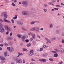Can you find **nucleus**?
Masks as SVG:
<instances>
[{"label": "nucleus", "mask_w": 64, "mask_h": 64, "mask_svg": "<svg viewBox=\"0 0 64 64\" xmlns=\"http://www.w3.org/2000/svg\"><path fill=\"white\" fill-rule=\"evenodd\" d=\"M11 20L12 21V23H14V20L13 19H11Z\"/></svg>", "instance_id": "obj_37"}, {"label": "nucleus", "mask_w": 64, "mask_h": 64, "mask_svg": "<svg viewBox=\"0 0 64 64\" xmlns=\"http://www.w3.org/2000/svg\"><path fill=\"white\" fill-rule=\"evenodd\" d=\"M30 40L31 41H33V38H30Z\"/></svg>", "instance_id": "obj_59"}, {"label": "nucleus", "mask_w": 64, "mask_h": 64, "mask_svg": "<svg viewBox=\"0 0 64 64\" xmlns=\"http://www.w3.org/2000/svg\"><path fill=\"white\" fill-rule=\"evenodd\" d=\"M58 56V55L57 54H55L54 55V57H57Z\"/></svg>", "instance_id": "obj_23"}, {"label": "nucleus", "mask_w": 64, "mask_h": 64, "mask_svg": "<svg viewBox=\"0 0 64 64\" xmlns=\"http://www.w3.org/2000/svg\"><path fill=\"white\" fill-rule=\"evenodd\" d=\"M22 63H25V60L24 59L23 60Z\"/></svg>", "instance_id": "obj_56"}, {"label": "nucleus", "mask_w": 64, "mask_h": 64, "mask_svg": "<svg viewBox=\"0 0 64 64\" xmlns=\"http://www.w3.org/2000/svg\"><path fill=\"white\" fill-rule=\"evenodd\" d=\"M42 62H46V60L45 59H42Z\"/></svg>", "instance_id": "obj_35"}, {"label": "nucleus", "mask_w": 64, "mask_h": 64, "mask_svg": "<svg viewBox=\"0 0 64 64\" xmlns=\"http://www.w3.org/2000/svg\"><path fill=\"white\" fill-rule=\"evenodd\" d=\"M18 54L20 56H22L23 55V54H22V53H21L20 52H18Z\"/></svg>", "instance_id": "obj_36"}, {"label": "nucleus", "mask_w": 64, "mask_h": 64, "mask_svg": "<svg viewBox=\"0 0 64 64\" xmlns=\"http://www.w3.org/2000/svg\"><path fill=\"white\" fill-rule=\"evenodd\" d=\"M22 50L23 51H27V50H28L27 49L24 48H23L22 49Z\"/></svg>", "instance_id": "obj_29"}, {"label": "nucleus", "mask_w": 64, "mask_h": 64, "mask_svg": "<svg viewBox=\"0 0 64 64\" xmlns=\"http://www.w3.org/2000/svg\"><path fill=\"white\" fill-rule=\"evenodd\" d=\"M14 61H16V62H17L18 60V58L16 57H14Z\"/></svg>", "instance_id": "obj_9"}, {"label": "nucleus", "mask_w": 64, "mask_h": 64, "mask_svg": "<svg viewBox=\"0 0 64 64\" xmlns=\"http://www.w3.org/2000/svg\"><path fill=\"white\" fill-rule=\"evenodd\" d=\"M59 31L58 30H57L56 32V34H58L59 33Z\"/></svg>", "instance_id": "obj_42"}, {"label": "nucleus", "mask_w": 64, "mask_h": 64, "mask_svg": "<svg viewBox=\"0 0 64 64\" xmlns=\"http://www.w3.org/2000/svg\"><path fill=\"white\" fill-rule=\"evenodd\" d=\"M12 34H13V33L12 32H11L10 33V36H11L12 35Z\"/></svg>", "instance_id": "obj_51"}, {"label": "nucleus", "mask_w": 64, "mask_h": 64, "mask_svg": "<svg viewBox=\"0 0 64 64\" xmlns=\"http://www.w3.org/2000/svg\"><path fill=\"white\" fill-rule=\"evenodd\" d=\"M39 61H40L41 62H42V60L40 59L39 60Z\"/></svg>", "instance_id": "obj_64"}, {"label": "nucleus", "mask_w": 64, "mask_h": 64, "mask_svg": "<svg viewBox=\"0 0 64 64\" xmlns=\"http://www.w3.org/2000/svg\"><path fill=\"white\" fill-rule=\"evenodd\" d=\"M17 36L18 37V38H21V36L19 34H18L17 35Z\"/></svg>", "instance_id": "obj_30"}, {"label": "nucleus", "mask_w": 64, "mask_h": 64, "mask_svg": "<svg viewBox=\"0 0 64 64\" xmlns=\"http://www.w3.org/2000/svg\"><path fill=\"white\" fill-rule=\"evenodd\" d=\"M61 42H62V43H64V39H62V40L61 41Z\"/></svg>", "instance_id": "obj_48"}, {"label": "nucleus", "mask_w": 64, "mask_h": 64, "mask_svg": "<svg viewBox=\"0 0 64 64\" xmlns=\"http://www.w3.org/2000/svg\"><path fill=\"white\" fill-rule=\"evenodd\" d=\"M56 40V38L53 37L50 38V40L51 41H54Z\"/></svg>", "instance_id": "obj_11"}, {"label": "nucleus", "mask_w": 64, "mask_h": 64, "mask_svg": "<svg viewBox=\"0 0 64 64\" xmlns=\"http://www.w3.org/2000/svg\"><path fill=\"white\" fill-rule=\"evenodd\" d=\"M31 33H29L28 34V35H29V36H30V35H31Z\"/></svg>", "instance_id": "obj_62"}, {"label": "nucleus", "mask_w": 64, "mask_h": 64, "mask_svg": "<svg viewBox=\"0 0 64 64\" xmlns=\"http://www.w3.org/2000/svg\"><path fill=\"white\" fill-rule=\"evenodd\" d=\"M63 63V62H59L58 64H62Z\"/></svg>", "instance_id": "obj_49"}, {"label": "nucleus", "mask_w": 64, "mask_h": 64, "mask_svg": "<svg viewBox=\"0 0 64 64\" xmlns=\"http://www.w3.org/2000/svg\"><path fill=\"white\" fill-rule=\"evenodd\" d=\"M22 14L24 15L25 16L27 17L29 16V12L28 11H24L22 12Z\"/></svg>", "instance_id": "obj_2"}, {"label": "nucleus", "mask_w": 64, "mask_h": 64, "mask_svg": "<svg viewBox=\"0 0 64 64\" xmlns=\"http://www.w3.org/2000/svg\"><path fill=\"white\" fill-rule=\"evenodd\" d=\"M22 40V41H23V42H24L25 41V37L24 36H22L21 38Z\"/></svg>", "instance_id": "obj_13"}, {"label": "nucleus", "mask_w": 64, "mask_h": 64, "mask_svg": "<svg viewBox=\"0 0 64 64\" xmlns=\"http://www.w3.org/2000/svg\"><path fill=\"white\" fill-rule=\"evenodd\" d=\"M17 15H16L13 18V19H17Z\"/></svg>", "instance_id": "obj_26"}, {"label": "nucleus", "mask_w": 64, "mask_h": 64, "mask_svg": "<svg viewBox=\"0 0 64 64\" xmlns=\"http://www.w3.org/2000/svg\"><path fill=\"white\" fill-rule=\"evenodd\" d=\"M8 53L7 52H4V55L5 57H6V56H9V55H7Z\"/></svg>", "instance_id": "obj_12"}, {"label": "nucleus", "mask_w": 64, "mask_h": 64, "mask_svg": "<svg viewBox=\"0 0 64 64\" xmlns=\"http://www.w3.org/2000/svg\"><path fill=\"white\" fill-rule=\"evenodd\" d=\"M25 37V38H28V36L27 35H25V36H24Z\"/></svg>", "instance_id": "obj_47"}, {"label": "nucleus", "mask_w": 64, "mask_h": 64, "mask_svg": "<svg viewBox=\"0 0 64 64\" xmlns=\"http://www.w3.org/2000/svg\"><path fill=\"white\" fill-rule=\"evenodd\" d=\"M62 36H64V32H63L62 34Z\"/></svg>", "instance_id": "obj_44"}, {"label": "nucleus", "mask_w": 64, "mask_h": 64, "mask_svg": "<svg viewBox=\"0 0 64 64\" xmlns=\"http://www.w3.org/2000/svg\"><path fill=\"white\" fill-rule=\"evenodd\" d=\"M43 10L44 11V12H47V9H44Z\"/></svg>", "instance_id": "obj_40"}, {"label": "nucleus", "mask_w": 64, "mask_h": 64, "mask_svg": "<svg viewBox=\"0 0 64 64\" xmlns=\"http://www.w3.org/2000/svg\"><path fill=\"white\" fill-rule=\"evenodd\" d=\"M48 4L49 5H51V4H52V2H49Z\"/></svg>", "instance_id": "obj_60"}, {"label": "nucleus", "mask_w": 64, "mask_h": 64, "mask_svg": "<svg viewBox=\"0 0 64 64\" xmlns=\"http://www.w3.org/2000/svg\"><path fill=\"white\" fill-rule=\"evenodd\" d=\"M32 38H33L34 39H35L36 38V35H35V34H32Z\"/></svg>", "instance_id": "obj_10"}, {"label": "nucleus", "mask_w": 64, "mask_h": 64, "mask_svg": "<svg viewBox=\"0 0 64 64\" xmlns=\"http://www.w3.org/2000/svg\"><path fill=\"white\" fill-rule=\"evenodd\" d=\"M45 38L46 40H47V41H48L49 40L48 39V38Z\"/></svg>", "instance_id": "obj_43"}, {"label": "nucleus", "mask_w": 64, "mask_h": 64, "mask_svg": "<svg viewBox=\"0 0 64 64\" xmlns=\"http://www.w3.org/2000/svg\"><path fill=\"white\" fill-rule=\"evenodd\" d=\"M9 39H10V38H9V37H8L7 38V40H9Z\"/></svg>", "instance_id": "obj_63"}, {"label": "nucleus", "mask_w": 64, "mask_h": 64, "mask_svg": "<svg viewBox=\"0 0 64 64\" xmlns=\"http://www.w3.org/2000/svg\"><path fill=\"white\" fill-rule=\"evenodd\" d=\"M47 55H48L47 54H44L42 55V56L43 57H45L47 56Z\"/></svg>", "instance_id": "obj_25"}, {"label": "nucleus", "mask_w": 64, "mask_h": 64, "mask_svg": "<svg viewBox=\"0 0 64 64\" xmlns=\"http://www.w3.org/2000/svg\"><path fill=\"white\" fill-rule=\"evenodd\" d=\"M6 14V12H3L1 14V16H4V15H5V14Z\"/></svg>", "instance_id": "obj_16"}, {"label": "nucleus", "mask_w": 64, "mask_h": 64, "mask_svg": "<svg viewBox=\"0 0 64 64\" xmlns=\"http://www.w3.org/2000/svg\"><path fill=\"white\" fill-rule=\"evenodd\" d=\"M4 18H7L8 17L7 16H8L7 15V14H6L4 15Z\"/></svg>", "instance_id": "obj_27"}, {"label": "nucleus", "mask_w": 64, "mask_h": 64, "mask_svg": "<svg viewBox=\"0 0 64 64\" xmlns=\"http://www.w3.org/2000/svg\"><path fill=\"white\" fill-rule=\"evenodd\" d=\"M7 49L8 50L9 52H10V48L9 47H8L7 48Z\"/></svg>", "instance_id": "obj_32"}, {"label": "nucleus", "mask_w": 64, "mask_h": 64, "mask_svg": "<svg viewBox=\"0 0 64 64\" xmlns=\"http://www.w3.org/2000/svg\"><path fill=\"white\" fill-rule=\"evenodd\" d=\"M14 51V48H13V47H10V52L11 53V52H13V51Z\"/></svg>", "instance_id": "obj_7"}, {"label": "nucleus", "mask_w": 64, "mask_h": 64, "mask_svg": "<svg viewBox=\"0 0 64 64\" xmlns=\"http://www.w3.org/2000/svg\"><path fill=\"white\" fill-rule=\"evenodd\" d=\"M0 59L1 60H5V58L4 57L0 56Z\"/></svg>", "instance_id": "obj_14"}, {"label": "nucleus", "mask_w": 64, "mask_h": 64, "mask_svg": "<svg viewBox=\"0 0 64 64\" xmlns=\"http://www.w3.org/2000/svg\"><path fill=\"white\" fill-rule=\"evenodd\" d=\"M46 45H44L43 46L42 48H43V47H44V48H46Z\"/></svg>", "instance_id": "obj_57"}, {"label": "nucleus", "mask_w": 64, "mask_h": 64, "mask_svg": "<svg viewBox=\"0 0 64 64\" xmlns=\"http://www.w3.org/2000/svg\"><path fill=\"white\" fill-rule=\"evenodd\" d=\"M4 28L5 29H6V30L8 31H11V30H12L11 28H10L8 26H5Z\"/></svg>", "instance_id": "obj_4"}, {"label": "nucleus", "mask_w": 64, "mask_h": 64, "mask_svg": "<svg viewBox=\"0 0 64 64\" xmlns=\"http://www.w3.org/2000/svg\"><path fill=\"white\" fill-rule=\"evenodd\" d=\"M22 4L23 5L24 7H27L28 6V2L26 1H24L22 2Z\"/></svg>", "instance_id": "obj_3"}, {"label": "nucleus", "mask_w": 64, "mask_h": 64, "mask_svg": "<svg viewBox=\"0 0 64 64\" xmlns=\"http://www.w3.org/2000/svg\"><path fill=\"white\" fill-rule=\"evenodd\" d=\"M22 30H24V31H27V29L23 27H22Z\"/></svg>", "instance_id": "obj_17"}, {"label": "nucleus", "mask_w": 64, "mask_h": 64, "mask_svg": "<svg viewBox=\"0 0 64 64\" xmlns=\"http://www.w3.org/2000/svg\"><path fill=\"white\" fill-rule=\"evenodd\" d=\"M40 51H42V50H43V48H41L40 49Z\"/></svg>", "instance_id": "obj_53"}, {"label": "nucleus", "mask_w": 64, "mask_h": 64, "mask_svg": "<svg viewBox=\"0 0 64 64\" xmlns=\"http://www.w3.org/2000/svg\"><path fill=\"white\" fill-rule=\"evenodd\" d=\"M31 46V44L29 43V44H28L26 46H27V47H30V46Z\"/></svg>", "instance_id": "obj_20"}, {"label": "nucleus", "mask_w": 64, "mask_h": 64, "mask_svg": "<svg viewBox=\"0 0 64 64\" xmlns=\"http://www.w3.org/2000/svg\"><path fill=\"white\" fill-rule=\"evenodd\" d=\"M51 52H52V53H57V52H56L54 51H52Z\"/></svg>", "instance_id": "obj_38"}, {"label": "nucleus", "mask_w": 64, "mask_h": 64, "mask_svg": "<svg viewBox=\"0 0 64 64\" xmlns=\"http://www.w3.org/2000/svg\"><path fill=\"white\" fill-rule=\"evenodd\" d=\"M54 50L55 51H56L58 52H60V50H59L58 49H54Z\"/></svg>", "instance_id": "obj_31"}, {"label": "nucleus", "mask_w": 64, "mask_h": 64, "mask_svg": "<svg viewBox=\"0 0 64 64\" xmlns=\"http://www.w3.org/2000/svg\"><path fill=\"white\" fill-rule=\"evenodd\" d=\"M12 5V6H16V4H14V2H12L11 4Z\"/></svg>", "instance_id": "obj_34"}, {"label": "nucleus", "mask_w": 64, "mask_h": 64, "mask_svg": "<svg viewBox=\"0 0 64 64\" xmlns=\"http://www.w3.org/2000/svg\"><path fill=\"white\" fill-rule=\"evenodd\" d=\"M14 3H16L17 2V0H14Z\"/></svg>", "instance_id": "obj_61"}, {"label": "nucleus", "mask_w": 64, "mask_h": 64, "mask_svg": "<svg viewBox=\"0 0 64 64\" xmlns=\"http://www.w3.org/2000/svg\"><path fill=\"white\" fill-rule=\"evenodd\" d=\"M4 21H5V22H8V23H10V22L9 20H6V18H4Z\"/></svg>", "instance_id": "obj_8"}, {"label": "nucleus", "mask_w": 64, "mask_h": 64, "mask_svg": "<svg viewBox=\"0 0 64 64\" xmlns=\"http://www.w3.org/2000/svg\"><path fill=\"white\" fill-rule=\"evenodd\" d=\"M60 52L62 53H64V50L63 48H61L60 51Z\"/></svg>", "instance_id": "obj_15"}, {"label": "nucleus", "mask_w": 64, "mask_h": 64, "mask_svg": "<svg viewBox=\"0 0 64 64\" xmlns=\"http://www.w3.org/2000/svg\"><path fill=\"white\" fill-rule=\"evenodd\" d=\"M54 9L55 10H58V9L57 8H54Z\"/></svg>", "instance_id": "obj_54"}, {"label": "nucleus", "mask_w": 64, "mask_h": 64, "mask_svg": "<svg viewBox=\"0 0 64 64\" xmlns=\"http://www.w3.org/2000/svg\"><path fill=\"white\" fill-rule=\"evenodd\" d=\"M25 41L26 42V43H27V42H29V40L28 39H26L25 40Z\"/></svg>", "instance_id": "obj_46"}, {"label": "nucleus", "mask_w": 64, "mask_h": 64, "mask_svg": "<svg viewBox=\"0 0 64 64\" xmlns=\"http://www.w3.org/2000/svg\"><path fill=\"white\" fill-rule=\"evenodd\" d=\"M0 32L2 33L5 32V30L3 27L0 28Z\"/></svg>", "instance_id": "obj_6"}, {"label": "nucleus", "mask_w": 64, "mask_h": 64, "mask_svg": "<svg viewBox=\"0 0 64 64\" xmlns=\"http://www.w3.org/2000/svg\"><path fill=\"white\" fill-rule=\"evenodd\" d=\"M3 27V25L2 24L0 23V27Z\"/></svg>", "instance_id": "obj_41"}, {"label": "nucleus", "mask_w": 64, "mask_h": 64, "mask_svg": "<svg viewBox=\"0 0 64 64\" xmlns=\"http://www.w3.org/2000/svg\"><path fill=\"white\" fill-rule=\"evenodd\" d=\"M56 0H52V2L53 3L54 2H56Z\"/></svg>", "instance_id": "obj_50"}, {"label": "nucleus", "mask_w": 64, "mask_h": 64, "mask_svg": "<svg viewBox=\"0 0 64 64\" xmlns=\"http://www.w3.org/2000/svg\"><path fill=\"white\" fill-rule=\"evenodd\" d=\"M30 31H35L36 32H39V28L37 27H33L32 29L30 30Z\"/></svg>", "instance_id": "obj_1"}, {"label": "nucleus", "mask_w": 64, "mask_h": 64, "mask_svg": "<svg viewBox=\"0 0 64 64\" xmlns=\"http://www.w3.org/2000/svg\"><path fill=\"white\" fill-rule=\"evenodd\" d=\"M43 30V28H41L40 29V31H42V30Z\"/></svg>", "instance_id": "obj_52"}, {"label": "nucleus", "mask_w": 64, "mask_h": 64, "mask_svg": "<svg viewBox=\"0 0 64 64\" xmlns=\"http://www.w3.org/2000/svg\"><path fill=\"white\" fill-rule=\"evenodd\" d=\"M3 44H1L0 45V46H1V47H3Z\"/></svg>", "instance_id": "obj_55"}, {"label": "nucleus", "mask_w": 64, "mask_h": 64, "mask_svg": "<svg viewBox=\"0 0 64 64\" xmlns=\"http://www.w3.org/2000/svg\"><path fill=\"white\" fill-rule=\"evenodd\" d=\"M19 25H23V23L21 22L20 21L19 23L18 24Z\"/></svg>", "instance_id": "obj_19"}, {"label": "nucleus", "mask_w": 64, "mask_h": 64, "mask_svg": "<svg viewBox=\"0 0 64 64\" xmlns=\"http://www.w3.org/2000/svg\"><path fill=\"white\" fill-rule=\"evenodd\" d=\"M18 62L19 63H21L22 62V60L21 59H20L18 60Z\"/></svg>", "instance_id": "obj_21"}, {"label": "nucleus", "mask_w": 64, "mask_h": 64, "mask_svg": "<svg viewBox=\"0 0 64 64\" xmlns=\"http://www.w3.org/2000/svg\"><path fill=\"white\" fill-rule=\"evenodd\" d=\"M8 44L9 45H12V44H13V43L12 42L10 41L8 42Z\"/></svg>", "instance_id": "obj_18"}, {"label": "nucleus", "mask_w": 64, "mask_h": 64, "mask_svg": "<svg viewBox=\"0 0 64 64\" xmlns=\"http://www.w3.org/2000/svg\"><path fill=\"white\" fill-rule=\"evenodd\" d=\"M49 60L50 61H53V60L52 59V58H50L49 59Z\"/></svg>", "instance_id": "obj_39"}, {"label": "nucleus", "mask_w": 64, "mask_h": 64, "mask_svg": "<svg viewBox=\"0 0 64 64\" xmlns=\"http://www.w3.org/2000/svg\"><path fill=\"white\" fill-rule=\"evenodd\" d=\"M35 23V22L32 21L30 22V24L31 25H33V24H34Z\"/></svg>", "instance_id": "obj_22"}, {"label": "nucleus", "mask_w": 64, "mask_h": 64, "mask_svg": "<svg viewBox=\"0 0 64 64\" xmlns=\"http://www.w3.org/2000/svg\"><path fill=\"white\" fill-rule=\"evenodd\" d=\"M4 45L5 46H8V44L6 42H5L4 43Z\"/></svg>", "instance_id": "obj_33"}, {"label": "nucleus", "mask_w": 64, "mask_h": 64, "mask_svg": "<svg viewBox=\"0 0 64 64\" xmlns=\"http://www.w3.org/2000/svg\"><path fill=\"white\" fill-rule=\"evenodd\" d=\"M34 50H30V54L28 55V56H32L34 55Z\"/></svg>", "instance_id": "obj_5"}, {"label": "nucleus", "mask_w": 64, "mask_h": 64, "mask_svg": "<svg viewBox=\"0 0 64 64\" xmlns=\"http://www.w3.org/2000/svg\"><path fill=\"white\" fill-rule=\"evenodd\" d=\"M31 60H32V61H35V60H34L33 58H31Z\"/></svg>", "instance_id": "obj_45"}, {"label": "nucleus", "mask_w": 64, "mask_h": 64, "mask_svg": "<svg viewBox=\"0 0 64 64\" xmlns=\"http://www.w3.org/2000/svg\"><path fill=\"white\" fill-rule=\"evenodd\" d=\"M0 22H3V21L2 20V19L0 18Z\"/></svg>", "instance_id": "obj_58"}, {"label": "nucleus", "mask_w": 64, "mask_h": 64, "mask_svg": "<svg viewBox=\"0 0 64 64\" xmlns=\"http://www.w3.org/2000/svg\"><path fill=\"white\" fill-rule=\"evenodd\" d=\"M52 27H53V24H51L50 25V28H52Z\"/></svg>", "instance_id": "obj_24"}, {"label": "nucleus", "mask_w": 64, "mask_h": 64, "mask_svg": "<svg viewBox=\"0 0 64 64\" xmlns=\"http://www.w3.org/2000/svg\"><path fill=\"white\" fill-rule=\"evenodd\" d=\"M5 1L6 3H9L10 2V1L9 0H5Z\"/></svg>", "instance_id": "obj_28"}]
</instances>
